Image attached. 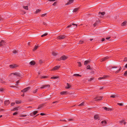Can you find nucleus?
Instances as JSON below:
<instances>
[{"label":"nucleus","mask_w":127,"mask_h":127,"mask_svg":"<svg viewBox=\"0 0 127 127\" xmlns=\"http://www.w3.org/2000/svg\"><path fill=\"white\" fill-rule=\"evenodd\" d=\"M43 24L45 25H46V24L44 22H43Z\"/></svg>","instance_id":"e2e57ef3"},{"label":"nucleus","mask_w":127,"mask_h":127,"mask_svg":"<svg viewBox=\"0 0 127 127\" xmlns=\"http://www.w3.org/2000/svg\"><path fill=\"white\" fill-rule=\"evenodd\" d=\"M46 14L45 13L43 14H42L41 15V17H44V16H45L46 15Z\"/></svg>","instance_id":"a18cd8bd"},{"label":"nucleus","mask_w":127,"mask_h":127,"mask_svg":"<svg viewBox=\"0 0 127 127\" xmlns=\"http://www.w3.org/2000/svg\"><path fill=\"white\" fill-rule=\"evenodd\" d=\"M10 68H15L17 66L15 64H13L12 65H9Z\"/></svg>","instance_id":"6e6552de"},{"label":"nucleus","mask_w":127,"mask_h":127,"mask_svg":"<svg viewBox=\"0 0 127 127\" xmlns=\"http://www.w3.org/2000/svg\"><path fill=\"white\" fill-rule=\"evenodd\" d=\"M127 22H124L121 24V26H125Z\"/></svg>","instance_id":"b1692460"},{"label":"nucleus","mask_w":127,"mask_h":127,"mask_svg":"<svg viewBox=\"0 0 127 127\" xmlns=\"http://www.w3.org/2000/svg\"><path fill=\"white\" fill-rule=\"evenodd\" d=\"M60 66H56L54 67L53 69H52L51 70H57L59 68Z\"/></svg>","instance_id":"1a4fd4ad"},{"label":"nucleus","mask_w":127,"mask_h":127,"mask_svg":"<svg viewBox=\"0 0 127 127\" xmlns=\"http://www.w3.org/2000/svg\"><path fill=\"white\" fill-rule=\"evenodd\" d=\"M68 120L69 121H73V119H70Z\"/></svg>","instance_id":"0e129e2a"},{"label":"nucleus","mask_w":127,"mask_h":127,"mask_svg":"<svg viewBox=\"0 0 127 127\" xmlns=\"http://www.w3.org/2000/svg\"><path fill=\"white\" fill-rule=\"evenodd\" d=\"M103 108L105 110L109 111L110 110H111L110 109L107 108V107H103Z\"/></svg>","instance_id":"a211bd4d"},{"label":"nucleus","mask_w":127,"mask_h":127,"mask_svg":"<svg viewBox=\"0 0 127 127\" xmlns=\"http://www.w3.org/2000/svg\"><path fill=\"white\" fill-rule=\"evenodd\" d=\"M18 110V109L17 108H14L12 110L13 111H15V110Z\"/></svg>","instance_id":"a19ab883"},{"label":"nucleus","mask_w":127,"mask_h":127,"mask_svg":"<svg viewBox=\"0 0 127 127\" xmlns=\"http://www.w3.org/2000/svg\"><path fill=\"white\" fill-rule=\"evenodd\" d=\"M110 37H107L106 38V39H109L110 38Z\"/></svg>","instance_id":"338daca9"},{"label":"nucleus","mask_w":127,"mask_h":127,"mask_svg":"<svg viewBox=\"0 0 127 127\" xmlns=\"http://www.w3.org/2000/svg\"><path fill=\"white\" fill-rule=\"evenodd\" d=\"M60 121H65V122L66 121L65 120H60Z\"/></svg>","instance_id":"680f3d73"},{"label":"nucleus","mask_w":127,"mask_h":127,"mask_svg":"<svg viewBox=\"0 0 127 127\" xmlns=\"http://www.w3.org/2000/svg\"><path fill=\"white\" fill-rule=\"evenodd\" d=\"M52 54L53 56H56L58 54V53L56 51H53L52 52Z\"/></svg>","instance_id":"0eeeda50"},{"label":"nucleus","mask_w":127,"mask_h":127,"mask_svg":"<svg viewBox=\"0 0 127 127\" xmlns=\"http://www.w3.org/2000/svg\"><path fill=\"white\" fill-rule=\"evenodd\" d=\"M67 93L66 91L62 92L60 93V94L62 95H64L66 94Z\"/></svg>","instance_id":"dca6fc26"},{"label":"nucleus","mask_w":127,"mask_h":127,"mask_svg":"<svg viewBox=\"0 0 127 127\" xmlns=\"http://www.w3.org/2000/svg\"><path fill=\"white\" fill-rule=\"evenodd\" d=\"M109 57H106L104 58H102V61H101V62L103 61H104L105 60H106L108 59V58Z\"/></svg>","instance_id":"4be33fe9"},{"label":"nucleus","mask_w":127,"mask_h":127,"mask_svg":"<svg viewBox=\"0 0 127 127\" xmlns=\"http://www.w3.org/2000/svg\"><path fill=\"white\" fill-rule=\"evenodd\" d=\"M107 76H104L101 77H99L98 78L99 80H101L102 79H104L106 78L107 77Z\"/></svg>","instance_id":"6ab92c4d"},{"label":"nucleus","mask_w":127,"mask_h":127,"mask_svg":"<svg viewBox=\"0 0 127 127\" xmlns=\"http://www.w3.org/2000/svg\"><path fill=\"white\" fill-rule=\"evenodd\" d=\"M38 91V89H36L33 91H32V93H33L34 94L35 93H36Z\"/></svg>","instance_id":"bb28decb"},{"label":"nucleus","mask_w":127,"mask_h":127,"mask_svg":"<svg viewBox=\"0 0 127 127\" xmlns=\"http://www.w3.org/2000/svg\"><path fill=\"white\" fill-rule=\"evenodd\" d=\"M111 97H113V98H115L116 97H117V95H111L110 96Z\"/></svg>","instance_id":"cd10ccee"},{"label":"nucleus","mask_w":127,"mask_h":127,"mask_svg":"<svg viewBox=\"0 0 127 127\" xmlns=\"http://www.w3.org/2000/svg\"><path fill=\"white\" fill-rule=\"evenodd\" d=\"M57 3V2H55L53 3V4L52 5H53L55 6L56 5V4Z\"/></svg>","instance_id":"09e8293b"},{"label":"nucleus","mask_w":127,"mask_h":127,"mask_svg":"<svg viewBox=\"0 0 127 127\" xmlns=\"http://www.w3.org/2000/svg\"><path fill=\"white\" fill-rule=\"evenodd\" d=\"M72 25H75L76 27H77V25L76 24H72Z\"/></svg>","instance_id":"052dcab7"},{"label":"nucleus","mask_w":127,"mask_h":127,"mask_svg":"<svg viewBox=\"0 0 127 127\" xmlns=\"http://www.w3.org/2000/svg\"><path fill=\"white\" fill-rule=\"evenodd\" d=\"M41 11V10L39 9H37L36 11L35 12V13H37L38 12L40 11Z\"/></svg>","instance_id":"f704fd0d"},{"label":"nucleus","mask_w":127,"mask_h":127,"mask_svg":"<svg viewBox=\"0 0 127 127\" xmlns=\"http://www.w3.org/2000/svg\"><path fill=\"white\" fill-rule=\"evenodd\" d=\"M13 53L14 54H16L17 53L18 51L16 50H13Z\"/></svg>","instance_id":"c85d7f7f"},{"label":"nucleus","mask_w":127,"mask_h":127,"mask_svg":"<svg viewBox=\"0 0 127 127\" xmlns=\"http://www.w3.org/2000/svg\"><path fill=\"white\" fill-rule=\"evenodd\" d=\"M118 104V105H119L121 106H122L123 105V104L122 103H117Z\"/></svg>","instance_id":"c03bdc74"},{"label":"nucleus","mask_w":127,"mask_h":127,"mask_svg":"<svg viewBox=\"0 0 127 127\" xmlns=\"http://www.w3.org/2000/svg\"><path fill=\"white\" fill-rule=\"evenodd\" d=\"M23 8L26 10H28V6H23Z\"/></svg>","instance_id":"393cba45"},{"label":"nucleus","mask_w":127,"mask_h":127,"mask_svg":"<svg viewBox=\"0 0 127 127\" xmlns=\"http://www.w3.org/2000/svg\"><path fill=\"white\" fill-rule=\"evenodd\" d=\"M84 104V102H83L81 103L79 105H78L79 106H83V105Z\"/></svg>","instance_id":"4c0bfd02"},{"label":"nucleus","mask_w":127,"mask_h":127,"mask_svg":"<svg viewBox=\"0 0 127 127\" xmlns=\"http://www.w3.org/2000/svg\"><path fill=\"white\" fill-rule=\"evenodd\" d=\"M100 23L99 21H97L96 22L93 24V26L94 27L97 25L99 23Z\"/></svg>","instance_id":"9b49d317"},{"label":"nucleus","mask_w":127,"mask_h":127,"mask_svg":"<svg viewBox=\"0 0 127 127\" xmlns=\"http://www.w3.org/2000/svg\"><path fill=\"white\" fill-rule=\"evenodd\" d=\"M74 0H69L68 2L65 4L66 5H68L70 4L73 2Z\"/></svg>","instance_id":"423d86ee"},{"label":"nucleus","mask_w":127,"mask_h":127,"mask_svg":"<svg viewBox=\"0 0 127 127\" xmlns=\"http://www.w3.org/2000/svg\"><path fill=\"white\" fill-rule=\"evenodd\" d=\"M102 97L101 96H98V97H96L95 98V99L98 98V99H97L95 100L97 101V100H100V99H99V98H102Z\"/></svg>","instance_id":"2eb2a0df"},{"label":"nucleus","mask_w":127,"mask_h":127,"mask_svg":"<svg viewBox=\"0 0 127 127\" xmlns=\"http://www.w3.org/2000/svg\"><path fill=\"white\" fill-rule=\"evenodd\" d=\"M78 64H79V67H81V63L80 62H77Z\"/></svg>","instance_id":"58836bf2"},{"label":"nucleus","mask_w":127,"mask_h":127,"mask_svg":"<svg viewBox=\"0 0 127 127\" xmlns=\"http://www.w3.org/2000/svg\"><path fill=\"white\" fill-rule=\"evenodd\" d=\"M3 89H2V88H1L0 89V91L1 92V91H3Z\"/></svg>","instance_id":"13d9d810"},{"label":"nucleus","mask_w":127,"mask_h":127,"mask_svg":"<svg viewBox=\"0 0 127 127\" xmlns=\"http://www.w3.org/2000/svg\"><path fill=\"white\" fill-rule=\"evenodd\" d=\"M10 103V102L9 101V100H6L4 102V104H8Z\"/></svg>","instance_id":"4468645a"},{"label":"nucleus","mask_w":127,"mask_h":127,"mask_svg":"<svg viewBox=\"0 0 127 127\" xmlns=\"http://www.w3.org/2000/svg\"><path fill=\"white\" fill-rule=\"evenodd\" d=\"M15 102L16 104H19L21 103V101H20L17 100Z\"/></svg>","instance_id":"7c9ffc66"},{"label":"nucleus","mask_w":127,"mask_h":127,"mask_svg":"<svg viewBox=\"0 0 127 127\" xmlns=\"http://www.w3.org/2000/svg\"><path fill=\"white\" fill-rule=\"evenodd\" d=\"M73 76H81V75H79V74H74Z\"/></svg>","instance_id":"c9c22d12"},{"label":"nucleus","mask_w":127,"mask_h":127,"mask_svg":"<svg viewBox=\"0 0 127 127\" xmlns=\"http://www.w3.org/2000/svg\"><path fill=\"white\" fill-rule=\"evenodd\" d=\"M79 7L75 8L73 9V12H77L79 10Z\"/></svg>","instance_id":"f8f14e48"},{"label":"nucleus","mask_w":127,"mask_h":127,"mask_svg":"<svg viewBox=\"0 0 127 127\" xmlns=\"http://www.w3.org/2000/svg\"><path fill=\"white\" fill-rule=\"evenodd\" d=\"M44 88H45L47 87H49L50 86L49 85H43Z\"/></svg>","instance_id":"aec40b11"},{"label":"nucleus","mask_w":127,"mask_h":127,"mask_svg":"<svg viewBox=\"0 0 127 127\" xmlns=\"http://www.w3.org/2000/svg\"><path fill=\"white\" fill-rule=\"evenodd\" d=\"M72 26V25L71 24L67 26L66 27V28H69L70 27H71Z\"/></svg>","instance_id":"ea45409f"},{"label":"nucleus","mask_w":127,"mask_h":127,"mask_svg":"<svg viewBox=\"0 0 127 127\" xmlns=\"http://www.w3.org/2000/svg\"><path fill=\"white\" fill-rule=\"evenodd\" d=\"M100 13L101 14V15H103L105 14V13L104 12H99V14Z\"/></svg>","instance_id":"72a5a7b5"},{"label":"nucleus","mask_w":127,"mask_h":127,"mask_svg":"<svg viewBox=\"0 0 127 127\" xmlns=\"http://www.w3.org/2000/svg\"><path fill=\"white\" fill-rule=\"evenodd\" d=\"M45 115V114H44V113H41L40 114V115Z\"/></svg>","instance_id":"774afa93"},{"label":"nucleus","mask_w":127,"mask_h":127,"mask_svg":"<svg viewBox=\"0 0 127 127\" xmlns=\"http://www.w3.org/2000/svg\"><path fill=\"white\" fill-rule=\"evenodd\" d=\"M35 64V63L34 61H32L30 63V64L31 65H34Z\"/></svg>","instance_id":"5701e85b"},{"label":"nucleus","mask_w":127,"mask_h":127,"mask_svg":"<svg viewBox=\"0 0 127 127\" xmlns=\"http://www.w3.org/2000/svg\"><path fill=\"white\" fill-rule=\"evenodd\" d=\"M17 114V113L16 112H15V113H14L13 114V115H15Z\"/></svg>","instance_id":"4d7b16f0"},{"label":"nucleus","mask_w":127,"mask_h":127,"mask_svg":"<svg viewBox=\"0 0 127 127\" xmlns=\"http://www.w3.org/2000/svg\"><path fill=\"white\" fill-rule=\"evenodd\" d=\"M15 104V103H11V106H13Z\"/></svg>","instance_id":"864d4df0"},{"label":"nucleus","mask_w":127,"mask_h":127,"mask_svg":"<svg viewBox=\"0 0 127 127\" xmlns=\"http://www.w3.org/2000/svg\"><path fill=\"white\" fill-rule=\"evenodd\" d=\"M67 58V57L65 56L64 55L62 56L59 59H57V60L58 61H60L62 60H64L66 59Z\"/></svg>","instance_id":"f03ea898"},{"label":"nucleus","mask_w":127,"mask_h":127,"mask_svg":"<svg viewBox=\"0 0 127 127\" xmlns=\"http://www.w3.org/2000/svg\"><path fill=\"white\" fill-rule=\"evenodd\" d=\"M43 62L42 61V60H40L39 61V62L40 63H42Z\"/></svg>","instance_id":"6e6d98bb"},{"label":"nucleus","mask_w":127,"mask_h":127,"mask_svg":"<svg viewBox=\"0 0 127 127\" xmlns=\"http://www.w3.org/2000/svg\"><path fill=\"white\" fill-rule=\"evenodd\" d=\"M38 112V111H35L33 112L32 113H33L34 115H35Z\"/></svg>","instance_id":"2f4dec72"},{"label":"nucleus","mask_w":127,"mask_h":127,"mask_svg":"<svg viewBox=\"0 0 127 127\" xmlns=\"http://www.w3.org/2000/svg\"><path fill=\"white\" fill-rule=\"evenodd\" d=\"M101 123L103 125L105 126L107 124V122L106 121H102L101 122Z\"/></svg>","instance_id":"9d476101"},{"label":"nucleus","mask_w":127,"mask_h":127,"mask_svg":"<svg viewBox=\"0 0 127 127\" xmlns=\"http://www.w3.org/2000/svg\"><path fill=\"white\" fill-rule=\"evenodd\" d=\"M94 118L95 119H97L99 120V117L98 116V115H95L94 116Z\"/></svg>","instance_id":"ddd939ff"},{"label":"nucleus","mask_w":127,"mask_h":127,"mask_svg":"<svg viewBox=\"0 0 127 127\" xmlns=\"http://www.w3.org/2000/svg\"><path fill=\"white\" fill-rule=\"evenodd\" d=\"M87 68L88 69H89L90 70H91L92 68L90 67V66L89 65L87 66Z\"/></svg>","instance_id":"c756f323"},{"label":"nucleus","mask_w":127,"mask_h":127,"mask_svg":"<svg viewBox=\"0 0 127 127\" xmlns=\"http://www.w3.org/2000/svg\"><path fill=\"white\" fill-rule=\"evenodd\" d=\"M124 121V120H123V121H120V123H123Z\"/></svg>","instance_id":"69168bd1"},{"label":"nucleus","mask_w":127,"mask_h":127,"mask_svg":"<svg viewBox=\"0 0 127 127\" xmlns=\"http://www.w3.org/2000/svg\"><path fill=\"white\" fill-rule=\"evenodd\" d=\"M104 40H105V39L104 38H103L102 39L101 41H104Z\"/></svg>","instance_id":"bf43d9fd"},{"label":"nucleus","mask_w":127,"mask_h":127,"mask_svg":"<svg viewBox=\"0 0 127 127\" xmlns=\"http://www.w3.org/2000/svg\"><path fill=\"white\" fill-rule=\"evenodd\" d=\"M127 74V71H126V72L124 74V75L126 76V75Z\"/></svg>","instance_id":"3c124183"},{"label":"nucleus","mask_w":127,"mask_h":127,"mask_svg":"<svg viewBox=\"0 0 127 127\" xmlns=\"http://www.w3.org/2000/svg\"><path fill=\"white\" fill-rule=\"evenodd\" d=\"M47 77H48L47 76H42L41 78L45 79L47 78Z\"/></svg>","instance_id":"e433bc0d"},{"label":"nucleus","mask_w":127,"mask_h":127,"mask_svg":"<svg viewBox=\"0 0 127 127\" xmlns=\"http://www.w3.org/2000/svg\"><path fill=\"white\" fill-rule=\"evenodd\" d=\"M94 79V78H91L90 79L88 80V81H91L92 80H93Z\"/></svg>","instance_id":"de8ad7c7"},{"label":"nucleus","mask_w":127,"mask_h":127,"mask_svg":"<svg viewBox=\"0 0 127 127\" xmlns=\"http://www.w3.org/2000/svg\"><path fill=\"white\" fill-rule=\"evenodd\" d=\"M56 0H47L49 1H55Z\"/></svg>","instance_id":"603ef678"},{"label":"nucleus","mask_w":127,"mask_h":127,"mask_svg":"<svg viewBox=\"0 0 127 127\" xmlns=\"http://www.w3.org/2000/svg\"><path fill=\"white\" fill-rule=\"evenodd\" d=\"M58 78V76H52L51 77V78L52 79H56Z\"/></svg>","instance_id":"a878e982"},{"label":"nucleus","mask_w":127,"mask_h":127,"mask_svg":"<svg viewBox=\"0 0 127 127\" xmlns=\"http://www.w3.org/2000/svg\"><path fill=\"white\" fill-rule=\"evenodd\" d=\"M19 83V81H17L16 82V85H18V83Z\"/></svg>","instance_id":"5fc2aeb1"},{"label":"nucleus","mask_w":127,"mask_h":127,"mask_svg":"<svg viewBox=\"0 0 127 127\" xmlns=\"http://www.w3.org/2000/svg\"><path fill=\"white\" fill-rule=\"evenodd\" d=\"M123 61H125V62L127 61V57L125 58Z\"/></svg>","instance_id":"37998d69"},{"label":"nucleus","mask_w":127,"mask_h":127,"mask_svg":"<svg viewBox=\"0 0 127 127\" xmlns=\"http://www.w3.org/2000/svg\"><path fill=\"white\" fill-rule=\"evenodd\" d=\"M90 62V61L89 60H87L85 61L84 63V64L85 65H86L87 64Z\"/></svg>","instance_id":"f3484780"},{"label":"nucleus","mask_w":127,"mask_h":127,"mask_svg":"<svg viewBox=\"0 0 127 127\" xmlns=\"http://www.w3.org/2000/svg\"><path fill=\"white\" fill-rule=\"evenodd\" d=\"M27 116L26 115H20V117H25Z\"/></svg>","instance_id":"49530a36"},{"label":"nucleus","mask_w":127,"mask_h":127,"mask_svg":"<svg viewBox=\"0 0 127 127\" xmlns=\"http://www.w3.org/2000/svg\"><path fill=\"white\" fill-rule=\"evenodd\" d=\"M39 45L37 44V45H35V46L34 48H38L39 47Z\"/></svg>","instance_id":"8fccbe9b"},{"label":"nucleus","mask_w":127,"mask_h":127,"mask_svg":"<svg viewBox=\"0 0 127 127\" xmlns=\"http://www.w3.org/2000/svg\"><path fill=\"white\" fill-rule=\"evenodd\" d=\"M47 34H48L47 33H44V34H42V35H41V37H44V36L47 35Z\"/></svg>","instance_id":"473e14b6"},{"label":"nucleus","mask_w":127,"mask_h":127,"mask_svg":"<svg viewBox=\"0 0 127 127\" xmlns=\"http://www.w3.org/2000/svg\"><path fill=\"white\" fill-rule=\"evenodd\" d=\"M6 42L3 40H2L0 42V47L5 45Z\"/></svg>","instance_id":"39448f33"},{"label":"nucleus","mask_w":127,"mask_h":127,"mask_svg":"<svg viewBox=\"0 0 127 127\" xmlns=\"http://www.w3.org/2000/svg\"><path fill=\"white\" fill-rule=\"evenodd\" d=\"M83 41L81 40H80L79 41V43L81 44L83 43Z\"/></svg>","instance_id":"79ce46f5"},{"label":"nucleus","mask_w":127,"mask_h":127,"mask_svg":"<svg viewBox=\"0 0 127 127\" xmlns=\"http://www.w3.org/2000/svg\"><path fill=\"white\" fill-rule=\"evenodd\" d=\"M67 87H66L65 88L66 89H68L71 87V85H70L68 83H67Z\"/></svg>","instance_id":"412c9836"},{"label":"nucleus","mask_w":127,"mask_h":127,"mask_svg":"<svg viewBox=\"0 0 127 127\" xmlns=\"http://www.w3.org/2000/svg\"><path fill=\"white\" fill-rule=\"evenodd\" d=\"M14 75L18 76H20V73L18 72H15V73H11L9 76V77H10L11 79H13L15 77Z\"/></svg>","instance_id":"f257e3e1"},{"label":"nucleus","mask_w":127,"mask_h":127,"mask_svg":"<svg viewBox=\"0 0 127 127\" xmlns=\"http://www.w3.org/2000/svg\"><path fill=\"white\" fill-rule=\"evenodd\" d=\"M65 37L64 35H60L57 37V38L59 39H61L64 38Z\"/></svg>","instance_id":"20e7f679"},{"label":"nucleus","mask_w":127,"mask_h":127,"mask_svg":"<svg viewBox=\"0 0 127 127\" xmlns=\"http://www.w3.org/2000/svg\"><path fill=\"white\" fill-rule=\"evenodd\" d=\"M30 87H28L27 88H25L21 91V92H23V93H25L30 89Z\"/></svg>","instance_id":"7ed1b4c3"}]
</instances>
